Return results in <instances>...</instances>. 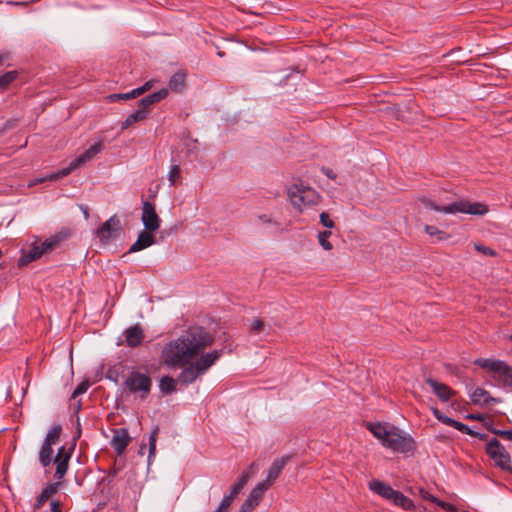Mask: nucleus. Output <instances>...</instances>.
Returning a JSON list of instances; mask_svg holds the SVG:
<instances>
[{"label":"nucleus","instance_id":"f257e3e1","mask_svg":"<svg viewBox=\"0 0 512 512\" xmlns=\"http://www.w3.org/2000/svg\"><path fill=\"white\" fill-rule=\"evenodd\" d=\"M213 342L214 337L204 328H189L178 338L164 345L160 361L171 368L184 367L194 358L202 355Z\"/></svg>","mask_w":512,"mask_h":512},{"label":"nucleus","instance_id":"f03ea898","mask_svg":"<svg viewBox=\"0 0 512 512\" xmlns=\"http://www.w3.org/2000/svg\"><path fill=\"white\" fill-rule=\"evenodd\" d=\"M367 429L381 444L397 453H413L416 450L414 439L395 426H387L380 422L368 423Z\"/></svg>","mask_w":512,"mask_h":512},{"label":"nucleus","instance_id":"7ed1b4c3","mask_svg":"<svg viewBox=\"0 0 512 512\" xmlns=\"http://www.w3.org/2000/svg\"><path fill=\"white\" fill-rule=\"evenodd\" d=\"M223 353L224 349L214 350L200 355V357L194 362L190 361V363L182 367L183 369L178 376V381L184 385L192 384L199 377L205 374Z\"/></svg>","mask_w":512,"mask_h":512},{"label":"nucleus","instance_id":"20e7f679","mask_svg":"<svg viewBox=\"0 0 512 512\" xmlns=\"http://www.w3.org/2000/svg\"><path fill=\"white\" fill-rule=\"evenodd\" d=\"M425 208L443 212L445 214L464 213L470 215L482 216L488 212V206L480 202H471L468 200L455 201L447 205H437L427 198L420 199Z\"/></svg>","mask_w":512,"mask_h":512},{"label":"nucleus","instance_id":"39448f33","mask_svg":"<svg viewBox=\"0 0 512 512\" xmlns=\"http://www.w3.org/2000/svg\"><path fill=\"white\" fill-rule=\"evenodd\" d=\"M474 364L493 373L495 380L504 386L512 387V366L498 359L478 358Z\"/></svg>","mask_w":512,"mask_h":512},{"label":"nucleus","instance_id":"423d86ee","mask_svg":"<svg viewBox=\"0 0 512 512\" xmlns=\"http://www.w3.org/2000/svg\"><path fill=\"white\" fill-rule=\"evenodd\" d=\"M104 148V145L102 142H97L90 146L87 150H85L81 155L73 159L70 164L59 170L56 173L48 175L44 180H58L66 177L69 175L72 171L80 168L81 166L85 165L88 161L92 160L98 153H100ZM43 181V179L40 180V182Z\"/></svg>","mask_w":512,"mask_h":512},{"label":"nucleus","instance_id":"0eeeda50","mask_svg":"<svg viewBox=\"0 0 512 512\" xmlns=\"http://www.w3.org/2000/svg\"><path fill=\"white\" fill-rule=\"evenodd\" d=\"M288 193L292 205L300 211L304 207L317 205L320 201V195L315 189L302 184H293Z\"/></svg>","mask_w":512,"mask_h":512},{"label":"nucleus","instance_id":"6e6552de","mask_svg":"<svg viewBox=\"0 0 512 512\" xmlns=\"http://www.w3.org/2000/svg\"><path fill=\"white\" fill-rule=\"evenodd\" d=\"M123 386L128 389L130 393H139L140 397L145 399L151 391L152 380L148 374L132 371L125 379Z\"/></svg>","mask_w":512,"mask_h":512},{"label":"nucleus","instance_id":"1a4fd4ad","mask_svg":"<svg viewBox=\"0 0 512 512\" xmlns=\"http://www.w3.org/2000/svg\"><path fill=\"white\" fill-rule=\"evenodd\" d=\"M61 238L57 235L46 239L41 243H33L27 253H24L19 259V265H26L39 259L44 253L54 250L60 243Z\"/></svg>","mask_w":512,"mask_h":512},{"label":"nucleus","instance_id":"9d476101","mask_svg":"<svg viewBox=\"0 0 512 512\" xmlns=\"http://www.w3.org/2000/svg\"><path fill=\"white\" fill-rule=\"evenodd\" d=\"M486 453L495 462L496 466L502 470L512 472L510 454L496 438H492L487 443Z\"/></svg>","mask_w":512,"mask_h":512},{"label":"nucleus","instance_id":"9b49d317","mask_svg":"<svg viewBox=\"0 0 512 512\" xmlns=\"http://www.w3.org/2000/svg\"><path fill=\"white\" fill-rule=\"evenodd\" d=\"M121 222L119 218L114 215L106 220L100 228L97 229V236L102 242H107L110 239H114L118 236L121 231Z\"/></svg>","mask_w":512,"mask_h":512},{"label":"nucleus","instance_id":"f8f14e48","mask_svg":"<svg viewBox=\"0 0 512 512\" xmlns=\"http://www.w3.org/2000/svg\"><path fill=\"white\" fill-rule=\"evenodd\" d=\"M291 457L286 455L282 456L272 463L271 467L268 470L267 477L265 480L261 481L259 484L266 490H268L271 485L276 481V479L281 474L284 467L290 461Z\"/></svg>","mask_w":512,"mask_h":512},{"label":"nucleus","instance_id":"ddd939ff","mask_svg":"<svg viewBox=\"0 0 512 512\" xmlns=\"http://www.w3.org/2000/svg\"><path fill=\"white\" fill-rule=\"evenodd\" d=\"M141 219L145 230L154 232L160 227V218L156 213L155 207L148 201L143 202Z\"/></svg>","mask_w":512,"mask_h":512},{"label":"nucleus","instance_id":"4468645a","mask_svg":"<svg viewBox=\"0 0 512 512\" xmlns=\"http://www.w3.org/2000/svg\"><path fill=\"white\" fill-rule=\"evenodd\" d=\"M131 442V437L126 428L113 429V437L110 445L118 456H122Z\"/></svg>","mask_w":512,"mask_h":512},{"label":"nucleus","instance_id":"2eb2a0df","mask_svg":"<svg viewBox=\"0 0 512 512\" xmlns=\"http://www.w3.org/2000/svg\"><path fill=\"white\" fill-rule=\"evenodd\" d=\"M264 489L259 483L252 489L246 500L243 502L239 512H252L260 503L264 493Z\"/></svg>","mask_w":512,"mask_h":512},{"label":"nucleus","instance_id":"dca6fc26","mask_svg":"<svg viewBox=\"0 0 512 512\" xmlns=\"http://www.w3.org/2000/svg\"><path fill=\"white\" fill-rule=\"evenodd\" d=\"M425 381L442 402L449 401L455 395V391L444 383L438 382L433 378H427Z\"/></svg>","mask_w":512,"mask_h":512},{"label":"nucleus","instance_id":"f3484780","mask_svg":"<svg viewBox=\"0 0 512 512\" xmlns=\"http://www.w3.org/2000/svg\"><path fill=\"white\" fill-rule=\"evenodd\" d=\"M168 95V89L163 88L157 92L149 94L139 101L138 108L146 111V115L150 113L151 106L165 99Z\"/></svg>","mask_w":512,"mask_h":512},{"label":"nucleus","instance_id":"a211bd4d","mask_svg":"<svg viewBox=\"0 0 512 512\" xmlns=\"http://www.w3.org/2000/svg\"><path fill=\"white\" fill-rule=\"evenodd\" d=\"M156 243L155 237L152 234V231L143 230L138 235L135 243L130 247L128 253H134L141 251L145 248H148Z\"/></svg>","mask_w":512,"mask_h":512},{"label":"nucleus","instance_id":"6ab92c4d","mask_svg":"<svg viewBox=\"0 0 512 512\" xmlns=\"http://www.w3.org/2000/svg\"><path fill=\"white\" fill-rule=\"evenodd\" d=\"M70 460V454L66 452L65 447H60L58 449L57 455L55 457L56 464V472L55 477L58 479H62L68 470V463Z\"/></svg>","mask_w":512,"mask_h":512},{"label":"nucleus","instance_id":"aec40b11","mask_svg":"<svg viewBox=\"0 0 512 512\" xmlns=\"http://www.w3.org/2000/svg\"><path fill=\"white\" fill-rule=\"evenodd\" d=\"M125 341L129 347H138L144 339V332L139 324L127 328L124 332Z\"/></svg>","mask_w":512,"mask_h":512},{"label":"nucleus","instance_id":"412c9836","mask_svg":"<svg viewBox=\"0 0 512 512\" xmlns=\"http://www.w3.org/2000/svg\"><path fill=\"white\" fill-rule=\"evenodd\" d=\"M369 488L371 491L387 500H391L396 491L390 485L377 479H373L369 482Z\"/></svg>","mask_w":512,"mask_h":512},{"label":"nucleus","instance_id":"4be33fe9","mask_svg":"<svg viewBox=\"0 0 512 512\" xmlns=\"http://www.w3.org/2000/svg\"><path fill=\"white\" fill-rule=\"evenodd\" d=\"M471 401L475 405L486 406L490 402L499 403L500 399L493 398L492 396H490V394L487 390H485L484 388L478 387L471 394Z\"/></svg>","mask_w":512,"mask_h":512},{"label":"nucleus","instance_id":"5701e85b","mask_svg":"<svg viewBox=\"0 0 512 512\" xmlns=\"http://www.w3.org/2000/svg\"><path fill=\"white\" fill-rule=\"evenodd\" d=\"M249 478H250L249 473H242L241 476L239 477L238 481L231 486L229 494L224 495L223 498H225V499L228 498V501L230 503H232L233 500L237 497V495L245 487Z\"/></svg>","mask_w":512,"mask_h":512},{"label":"nucleus","instance_id":"b1692460","mask_svg":"<svg viewBox=\"0 0 512 512\" xmlns=\"http://www.w3.org/2000/svg\"><path fill=\"white\" fill-rule=\"evenodd\" d=\"M59 483L48 484L36 498L35 509H40L45 502L58 491Z\"/></svg>","mask_w":512,"mask_h":512},{"label":"nucleus","instance_id":"393cba45","mask_svg":"<svg viewBox=\"0 0 512 512\" xmlns=\"http://www.w3.org/2000/svg\"><path fill=\"white\" fill-rule=\"evenodd\" d=\"M147 118V115H146V111H144L143 109H137L136 111H134L133 113H131L126 119L125 121L122 122L121 124V129L122 130H125L127 129L128 127L132 126L133 124L137 123V122H140V121H143L144 119Z\"/></svg>","mask_w":512,"mask_h":512},{"label":"nucleus","instance_id":"a878e982","mask_svg":"<svg viewBox=\"0 0 512 512\" xmlns=\"http://www.w3.org/2000/svg\"><path fill=\"white\" fill-rule=\"evenodd\" d=\"M446 421V425L448 426H451L453 428H455L456 430L464 433V434H467V435H470V436H477L479 437V439H485L486 438V435H480L476 432H474L473 430H471L467 425H465L464 423L462 422H459V421H456L454 419H445Z\"/></svg>","mask_w":512,"mask_h":512},{"label":"nucleus","instance_id":"bb28decb","mask_svg":"<svg viewBox=\"0 0 512 512\" xmlns=\"http://www.w3.org/2000/svg\"><path fill=\"white\" fill-rule=\"evenodd\" d=\"M89 386L90 384L88 381H83L79 383L75 390L73 391L70 398V406L74 407L76 411H78L81 407L80 401H75L76 397H78L81 394H84L88 390Z\"/></svg>","mask_w":512,"mask_h":512},{"label":"nucleus","instance_id":"cd10ccee","mask_svg":"<svg viewBox=\"0 0 512 512\" xmlns=\"http://www.w3.org/2000/svg\"><path fill=\"white\" fill-rule=\"evenodd\" d=\"M391 501L395 505L400 506L405 510H412L415 507L413 501L410 498L406 497L403 493L397 490L395 491Z\"/></svg>","mask_w":512,"mask_h":512},{"label":"nucleus","instance_id":"c85d7f7f","mask_svg":"<svg viewBox=\"0 0 512 512\" xmlns=\"http://www.w3.org/2000/svg\"><path fill=\"white\" fill-rule=\"evenodd\" d=\"M53 449L52 445L48 443H43L40 452H39V461L42 466L47 467L52 462Z\"/></svg>","mask_w":512,"mask_h":512},{"label":"nucleus","instance_id":"c756f323","mask_svg":"<svg viewBox=\"0 0 512 512\" xmlns=\"http://www.w3.org/2000/svg\"><path fill=\"white\" fill-rule=\"evenodd\" d=\"M185 86V73L182 71L176 72L169 80V88L173 91H181Z\"/></svg>","mask_w":512,"mask_h":512},{"label":"nucleus","instance_id":"7c9ffc66","mask_svg":"<svg viewBox=\"0 0 512 512\" xmlns=\"http://www.w3.org/2000/svg\"><path fill=\"white\" fill-rule=\"evenodd\" d=\"M160 391L164 394H171L176 391V380L170 376H163L159 383Z\"/></svg>","mask_w":512,"mask_h":512},{"label":"nucleus","instance_id":"2f4dec72","mask_svg":"<svg viewBox=\"0 0 512 512\" xmlns=\"http://www.w3.org/2000/svg\"><path fill=\"white\" fill-rule=\"evenodd\" d=\"M61 432H62L61 425H59V424L54 425L48 432L44 442L48 443L50 445H54V444L58 443V441L60 439Z\"/></svg>","mask_w":512,"mask_h":512},{"label":"nucleus","instance_id":"473e14b6","mask_svg":"<svg viewBox=\"0 0 512 512\" xmlns=\"http://www.w3.org/2000/svg\"><path fill=\"white\" fill-rule=\"evenodd\" d=\"M424 230L430 236L437 237L438 241H444V240H447L449 238V234H447L446 232L438 229L436 226H433V225H425Z\"/></svg>","mask_w":512,"mask_h":512},{"label":"nucleus","instance_id":"72a5a7b5","mask_svg":"<svg viewBox=\"0 0 512 512\" xmlns=\"http://www.w3.org/2000/svg\"><path fill=\"white\" fill-rule=\"evenodd\" d=\"M159 428L156 426L154 430L151 432L149 437V454H148V463L151 462V459L155 456L156 453V441L158 435Z\"/></svg>","mask_w":512,"mask_h":512},{"label":"nucleus","instance_id":"f704fd0d","mask_svg":"<svg viewBox=\"0 0 512 512\" xmlns=\"http://www.w3.org/2000/svg\"><path fill=\"white\" fill-rule=\"evenodd\" d=\"M423 497L425 499H428L429 501H431L432 503H435L436 505L440 506L441 508L445 509L446 511H450V512H453L455 511V507L454 505L450 504V503H447V502H444L442 500H439L437 499L436 497L432 496V495H429L427 492H425L423 494Z\"/></svg>","mask_w":512,"mask_h":512},{"label":"nucleus","instance_id":"c9c22d12","mask_svg":"<svg viewBox=\"0 0 512 512\" xmlns=\"http://www.w3.org/2000/svg\"><path fill=\"white\" fill-rule=\"evenodd\" d=\"M17 77L16 71H9L0 76V89H5Z\"/></svg>","mask_w":512,"mask_h":512},{"label":"nucleus","instance_id":"e433bc0d","mask_svg":"<svg viewBox=\"0 0 512 512\" xmlns=\"http://www.w3.org/2000/svg\"><path fill=\"white\" fill-rule=\"evenodd\" d=\"M181 176V169L179 165H173L170 168V171L168 173V180L170 181V185H175L176 182L180 179Z\"/></svg>","mask_w":512,"mask_h":512},{"label":"nucleus","instance_id":"4c0bfd02","mask_svg":"<svg viewBox=\"0 0 512 512\" xmlns=\"http://www.w3.org/2000/svg\"><path fill=\"white\" fill-rule=\"evenodd\" d=\"M331 235L330 231H322L318 234V241L325 250H331L332 244L328 241V237Z\"/></svg>","mask_w":512,"mask_h":512},{"label":"nucleus","instance_id":"58836bf2","mask_svg":"<svg viewBox=\"0 0 512 512\" xmlns=\"http://www.w3.org/2000/svg\"><path fill=\"white\" fill-rule=\"evenodd\" d=\"M320 223L326 227V228H333L334 227V222L333 220L330 219L329 215L326 213V212H322L320 214Z\"/></svg>","mask_w":512,"mask_h":512},{"label":"nucleus","instance_id":"ea45409f","mask_svg":"<svg viewBox=\"0 0 512 512\" xmlns=\"http://www.w3.org/2000/svg\"><path fill=\"white\" fill-rule=\"evenodd\" d=\"M474 247L478 252H480L484 255H487V256H495L496 255V252L487 246L476 243L474 245Z\"/></svg>","mask_w":512,"mask_h":512},{"label":"nucleus","instance_id":"a19ab883","mask_svg":"<svg viewBox=\"0 0 512 512\" xmlns=\"http://www.w3.org/2000/svg\"><path fill=\"white\" fill-rule=\"evenodd\" d=\"M153 80L146 81L142 86L135 88L138 95H142L153 87Z\"/></svg>","mask_w":512,"mask_h":512},{"label":"nucleus","instance_id":"79ce46f5","mask_svg":"<svg viewBox=\"0 0 512 512\" xmlns=\"http://www.w3.org/2000/svg\"><path fill=\"white\" fill-rule=\"evenodd\" d=\"M264 328V322L261 319H255L252 323L251 330L253 332L259 333Z\"/></svg>","mask_w":512,"mask_h":512},{"label":"nucleus","instance_id":"37998d69","mask_svg":"<svg viewBox=\"0 0 512 512\" xmlns=\"http://www.w3.org/2000/svg\"><path fill=\"white\" fill-rule=\"evenodd\" d=\"M231 504L232 503L228 501V498H223L220 505L214 512H227Z\"/></svg>","mask_w":512,"mask_h":512},{"label":"nucleus","instance_id":"c03bdc74","mask_svg":"<svg viewBox=\"0 0 512 512\" xmlns=\"http://www.w3.org/2000/svg\"><path fill=\"white\" fill-rule=\"evenodd\" d=\"M258 221L261 224H277L275 221H273L272 217L268 214H261L258 216Z\"/></svg>","mask_w":512,"mask_h":512},{"label":"nucleus","instance_id":"a18cd8bd","mask_svg":"<svg viewBox=\"0 0 512 512\" xmlns=\"http://www.w3.org/2000/svg\"><path fill=\"white\" fill-rule=\"evenodd\" d=\"M494 434L497 436H500L506 440L512 441V429L511 430L494 431Z\"/></svg>","mask_w":512,"mask_h":512},{"label":"nucleus","instance_id":"49530a36","mask_svg":"<svg viewBox=\"0 0 512 512\" xmlns=\"http://www.w3.org/2000/svg\"><path fill=\"white\" fill-rule=\"evenodd\" d=\"M139 97L138 93L136 92V89H133L130 92L127 93H121V100H130Z\"/></svg>","mask_w":512,"mask_h":512},{"label":"nucleus","instance_id":"de8ad7c7","mask_svg":"<svg viewBox=\"0 0 512 512\" xmlns=\"http://www.w3.org/2000/svg\"><path fill=\"white\" fill-rule=\"evenodd\" d=\"M433 415L436 417V419H438L439 421H441L442 423L446 424V421L445 419H451L450 417L448 416H445L441 411H439L437 408H434L433 409Z\"/></svg>","mask_w":512,"mask_h":512},{"label":"nucleus","instance_id":"09e8293b","mask_svg":"<svg viewBox=\"0 0 512 512\" xmlns=\"http://www.w3.org/2000/svg\"><path fill=\"white\" fill-rule=\"evenodd\" d=\"M321 171L323 174H325L330 179L334 180L336 178V174L330 168L322 167Z\"/></svg>","mask_w":512,"mask_h":512},{"label":"nucleus","instance_id":"8fccbe9b","mask_svg":"<svg viewBox=\"0 0 512 512\" xmlns=\"http://www.w3.org/2000/svg\"><path fill=\"white\" fill-rule=\"evenodd\" d=\"M466 418L470 420L483 421L485 416L483 414H468Z\"/></svg>","mask_w":512,"mask_h":512},{"label":"nucleus","instance_id":"3c124183","mask_svg":"<svg viewBox=\"0 0 512 512\" xmlns=\"http://www.w3.org/2000/svg\"><path fill=\"white\" fill-rule=\"evenodd\" d=\"M51 512H62L60 508V502L53 500L51 502Z\"/></svg>","mask_w":512,"mask_h":512},{"label":"nucleus","instance_id":"603ef678","mask_svg":"<svg viewBox=\"0 0 512 512\" xmlns=\"http://www.w3.org/2000/svg\"><path fill=\"white\" fill-rule=\"evenodd\" d=\"M257 471V464L256 463H252L249 468L244 471L243 473H249L250 474V477L253 476L255 474V472Z\"/></svg>","mask_w":512,"mask_h":512},{"label":"nucleus","instance_id":"864d4df0","mask_svg":"<svg viewBox=\"0 0 512 512\" xmlns=\"http://www.w3.org/2000/svg\"><path fill=\"white\" fill-rule=\"evenodd\" d=\"M484 426H485V428H486L488 431H490V432H491V433H493V434H494V431H501L500 429H496V428L493 426V424H492V422H491V421H489V422H485V423H484Z\"/></svg>","mask_w":512,"mask_h":512},{"label":"nucleus","instance_id":"5fc2aeb1","mask_svg":"<svg viewBox=\"0 0 512 512\" xmlns=\"http://www.w3.org/2000/svg\"><path fill=\"white\" fill-rule=\"evenodd\" d=\"M107 98L110 102H116L118 100H121V94H111Z\"/></svg>","mask_w":512,"mask_h":512},{"label":"nucleus","instance_id":"6e6d98bb","mask_svg":"<svg viewBox=\"0 0 512 512\" xmlns=\"http://www.w3.org/2000/svg\"><path fill=\"white\" fill-rule=\"evenodd\" d=\"M145 448H146V445L145 444H142L139 448V454L143 455L144 454V451H145Z\"/></svg>","mask_w":512,"mask_h":512},{"label":"nucleus","instance_id":"4d7b16f0","mask_svg":"<svg viewBox=\"0 0 512 512\" xmlns=\"http://www.w3.org/2000/svg\"><path fill=\"white\" fill-rule=\"evenodd\" d=\"M7 58L6 54H0V65L3 63V61Z\"/></svg>","mask_w":512,"mask_h":512},{"label":"nucleus","instance_id":"13d9d810","mask_svg":"<svg viewBox=\"0 0 512 512\" xmlns=\"http://www.w3.org/2000/svg\"><path fill=\"white\" fill-rule=\"evenodd\" d=\"M84 214H85V217L87 218L88 217V211L84 210Z\"/></svg>","mask_w":512,"mask_h":512},{"label":"nucleus","instance_id":"bf43d9fd","mask_svg":"<svg viewBox=\"0 0 512 512\" xmlns=\"http://www.w3.org/2000/svg\"><path fill=\"white\" fill-rule=\"evenodd\" d=\"M2 257V250L0 249V258Z\"/></svg>","mask_w":512,"mask_h":512},{"label":"nucleus","instance_id":"052dcab7","mask_svg":"<svg viewBox=\"0 0 512 512\" xmlns=\"http://www.w3.org/2000/svg\"><path fill=\"white\" fill-rule=\"evenodd\" d=\"M510 339H511V341H512V335L510 336Z\"/></svg>","mask_w":512,"mask_h":512}]
</instances>
